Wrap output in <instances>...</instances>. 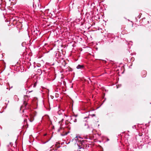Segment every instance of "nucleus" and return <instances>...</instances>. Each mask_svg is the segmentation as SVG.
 Instances as JSON below:
<instances>
[{
    "label": "nucleus",
    "mask_w": 151,
    "mask_h": 151,
    "mask_svg": "<svg viewBox=\"0 0 151 151\" xmlns=\"http://www.w3.org/2000/svg\"><path fill=\"white\" fill-rule=\"evenodd\" d=\"M83 65H78L77 67V69H81V68H83Z\"/></svg>",
    "instance_id": "nucleus-2"
},
{
    "label": "nucleus",
    "mask_w": 151,
    "mask_h": 151,
    "mask_svg": "<svg viewBox=\"0 0 151 151\" xmlns=\"http://www.w3.org/2000/svg\"><path fill=\"white\" fill-rule=\"evenodd\" d=\"M34 85H36L35 83V84H34Z\"/></svg>",
    "instance_id": "nucleus-7"
},
{
    "label": "nucleus",
    "mask_w": 151,
    "mask_h": 151,
    "mask_svg": "<svg viewBox=\"0 0 151 151\" xmlns=\"http://www.w3.org/2000/svg\"><path fill=\"white\" fill-rule=\"evenodd\" d=\"M75 144H76L79 147V149L81 148V146L84 144V141L83 138L80 136L78 135L76 136L74 139L73 140Z\"/></svg>",
    "instance_id": "nucleus-1"
},
{
    "label": "nucleus",
    "mask_w": 151,
    "mask_h": 151,
    "mask_svg": "<svg viewBox=\"0 0 151 151\" xmlns=\"http://www.w3.org/2000/svg\"><path fill=\"white\" fill-rule=\"evenodd\" d=\"M74 122H76V119H75V120L74 121Z\"/></svg>",
    "instance_id": "nucleus-4"
},
{
    "label": "nucleus",
    "mask_w": 151,
    "mask_h": 151,
    "mask_svg": "<svg viewBox=\"0 0 151 151\" xmlns=\"http://www.w3.org/2000/svg\"><path fill=\"white\" fill-rule=\"evenodd\" d=\"M30 121H31V122H32V121H31V120H30Z\"/></svg>",
    "instance_id": "nucleus-6"
},
{
    "label": "nucleus",
    "mask_w": 151,
    "mask_h": 151,
    "mask_svg": "<svg viewBox=\"0 0 151 151\" xmlns=\"http://www.w3.org/2000/svg\"><path fill=\"white\" fill-rule=\"evenodd\" d=\"M27 104V103L25 101H24L23 104V105L24 106H26Z\"/></svg>",
    "instance_id": "nucleus-3"
},
{
    "label": "nucleus",
    "mask_w": 151,
    "mask_h": 151,
    "mask_svg": "<svg viewBox=\"0 0 151 151\" xmlns=\"http://www.w3.org/2000/svg\"><path fill=\"white\" fill-rule=\"evenodd\" d=\"M34 85H36L35 83V84H34Z\"/></svg>",
    "instance_id": "nucleus-8"
},
{
    "label": "nucleus",
    "mask_w": 151,
    "mask_h": 151,
    "mask_svg": "<svg viewBox=\"0 0 151 151\" xmlns=\"http://www.w3.org/2000/svg\"><path fill=\"white\" fill-rule=\"evenodd\" d=\"M46 134H45L44 135L45 136H46Z\"/></svg>",
    "instance_id": "nucleus-5"
}]
</instances>
